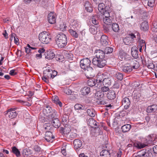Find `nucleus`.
<instances>
[{
  "instance_id": "69168bd1",
  "label": "nucleus",
  "mask_w": 157,
  "mask_h": 157,
  "mask_svg": "<svg viewBox=\"0 0 157 157\" xmlns=\"http://www.w3.org/2000/svg\"><path fill=\"white\" fill-rule=\"evenodd\" d=\"M52 75L51 76V78H53L57 75V72L55 71H52Z\"/></svg>"
},
{
  "instance_id": "6e6d98bb",
  "label": "nucleus",
  "mask_w": 157,
  "mask_h": 157,
  "mask_svg": "<svg viewBox=\"0 0 157 157\" xmlns=\"http://www.w3.org/2000/svg\"><path fill=\"white\" fill-rule=\"evenodd\" d=\"M104 11H104V12H102V13H103V17H110L109 11L106 10H105Z\"/></svg>"
},
{
  "instance_id": "052dcab7",
  "label": "nucleus",
  "mask_w": 157,
  "mask_h": 157,
  "mask_svg": "<svg viewBox=\"0 0 157 157\" xmlns=\"http://www.w3.org/2000/svg\"><path fill=\"white\" fill-rule=\"evenodd\" d=\"M34 148V150L37 152H39L41 150V148L37 145L35 146Z\"/></svg>"
},
{
  "instance_id": "b1692460",
  "label": "nucleus",
  "mask_w": 157,
  "mask_h": 157,
  "mask_svg": "<svg viewBox=\"0 0 157 157\" xmlns=\"http://www.w3.org/2000/svg\"><path fill=\"white\" fill-rule=\"evenodd\" d=\"M131 53L132 56L135 58H136L138 56V52L136 47H132L131 49Z\"/></svg>"
},
{
  "instance_id": "f704fd0d",
  "label": "nucleus",
  "mask_w": 157,
  "mask_h": 157,
  "mask_svg": "<svg viewBox=\"0 0 157 157\" xmlns=\"http://www.w3.org/2000/svg\"><path fill=\"white\" fill-rule=\"evenodd\" d=\"M55 54L52 51H50L47 52L45 58L48 60L52 59L55 57Z\"/></svg>"
},
{
  "instance_id": "c756f323",
  "label": "nucleus",
  "mask_w": 157,
  "mask_h": 157,
  "mask_svg": "<svg viewBox=\"0 0 157 157\" xmlns=\"http://www.w3.org/2000/svg\"><path fill=\"white\" fill-rule=\"evenodd\" d=\"M99 17L97 15L93 16L91 18V21L94 25H97L99 23Z\"/></svg>"
},
{
  "instance_id": "1a4fd4ad",
  "label": "nucleus",
  "mask_w": 157,
  "mask_h": 157,
  "mask_svg": "<svg viewBox=\"0 0 157 157\" xmlns=\"http://www.w3.org/2000/svg\"><path fill=\"white\" fill-rule=\"evenodd\" d=\"M95 54L96 57L94 58H96L98 59H104L105 56V53L104 51L100 49L96 50L95 52Z\"/></svg>"
},
{
  "instance_id": "680f3d73",
  "label": "nucleus",
  "mask_w": 157,
  "mask_h": 157,
  "mask_svg": "<svg viewBox=\"0 0 157 157\" xmlns=\"http://www.w3.org/2000/svg\"><path fill=\"white\" fill-rule=\"evenodd\" d=\"M147 67L149 68L152 69L154 67V65L152 63H150L149 64H147Z\"/></svg>"
},
{
  "instance_id": "49530a36",
  "label": "nucleus",
  "mask_w": 157,
  "mask_h": 157,
  "mask_svg": "<svg viewBox=\"0 0 157 157\" xmlns=\"http://www.w3.org/2000/svg\"><path fill=\"white\" fill-rule=\"evenodd\" d=\"M145 149H143L137 153V155L136 156L137 157H144Z\"/></svg>"
},
{
  "instance_id": "9d476101",
  "label": "nucleus",
  "mask_w": 157,
  "mask_h": 157,
  "mask_svg": "<svg viewBox=\"0 0 157 157\" xmlns=\"http://www.w3.org/2000/svg\"><path fill=\"white\" fill-rule=\"evenodd\" d=\"M136 40H138V47H143V48L145 47V48H146V45L145 42L144 40L140 39V36L139 35V33H136Z\"/></svg>"
},
{
  "instance_id": "ddd939ff",
  "label": "nucleus",
  "mask_w": 157,
  "mask_h": 157,
  "mask_svg": "<svg viewBox=\"0 0 157 157\" xmlns=\"http://www.w3.org/2000/svg\"><path fill=\"white\" fill-rule=\"evenodd\" d=\"M122 104L124 105L125 109H127L129 107L131 102L130 99L128 98H124L122 101Z\"/></svg>"
},
{
  "instance_id": "de8ad7c7",
  "label": "nucleus",
  "mask_w": 157,
  "mask_h": 157,
  "mask_svg": "<svg viewBox=\"0 0 157 157\" xmlns=\"http://www.w3.org/2000/svg\"><path fill=\"white\" fill-rule=\"evenodd\" d=\"M148 5L151 7H153L155 4V0H147Z\"/></svg>"
},
{
  "instance_id": "58836bf2",
  "label": "nucleus",
  "mask_w": 157,
  "mask_h": 157,
  "mask_svg": "<svg viewBox=\"0 0 157 157\" xmlns=\"http://www.w3.org/2000/svg\"><path fill=\"white\" fill-rule=\"evenodd\" d=\"M87 113L89 116L91 117H94L96 114L94 110L92 109H88L87 110Z\"/></svg>"
},
{
  "instance_id": "ea45409f",
  "label": "nucleus",
  "mask_w": 157,
  "mask_h": 157,
  "mask_svg": "<svg viewBox=\"0 0 157 157\" xmlns=\"http://www.w3.org/2000/svg\"><path fill=\"white\" fill-rule=\"evenodd\" d=\"M112 28L113 30L115 32H118L119 30V26L116 23H113L112 24Z\"/></svg>"
},
{
  "instance_id": "09e8293b",
  "label": "nucleus",
  "mask_w": 157,
  "mask_h": 157,
  "mask_svg": "<svg viewBox=\"0 0 157 157\" xmlns=\"http://www.w3.org/2000/svg\"><path fill=\"white\" fill-rule=\"evenodd\" d=\"M116 77L117 79L121 80L123 78V75L120 73H117L116 74Z\"/></svg>"
},
{
  "instance_id": "774afa93",
  "label": "nucleus",
  "mask_w": 157,
  "mask_h": 157,
  "mask_svg": "<svg viewBox=\"0 0 157 157\" xmlns=\"http://www.w3.org/2000/svg\"><path fill=\"white\" fill-rule=\"evenodd\" d=\"M152 149L154 153L157 154V145L154 146Z\"/></svg>"
},
{
  "instance_id": "4d7b16f0",
  "label": "nucleus",
  "mask_w": 157,
  "mask_h": 157,
  "mask_svg": "<svg viewBox=\"0 0 157 157\" xmlns=\"http://www.w3.org/2000/svg\"><path fill=\"white\" fill-rule=\"evenodd\" d=\"M152 30L154 32H157V23H155L152 28Z\"/></svg>"
},
{
  "instance_id": "412c9836",
  "label": "nucleus",
  "mask_w": 157,
  "mask_h": 157,
  "mask_svg": "<svg viewBox=\"0 0 157 157\" xmlns=\"http://www.w3.org/2000/svg\"><path fill=\"white\" fill-rule=\"evenodd\" d=\"M108 37L105 35H103L101 38V43L104 46H106L108 44Z\"/></svg>"
},
{
  "instance_id": "c85d7f7f",
  "label": "nucleus",
  "mask_w": 157,
  "mask_h": 157,
  "mask_svg": "<svg viewBox=\"0 0 157 157\" xmlns=\"http://www.w3.org/2000/svg\"><path fill=\"white\" fill-rule=\"evenodd\" d=\"M144 153V157H152V155L151 153V148H148L145 149Z\"/></svg>"
},
{
  "instance_id": "423d86ee",
  "label": "nucleus",
  "mask_w": 157,
  "mask_h": 157,
  "mask_svg": "<svg viewBox=\"0 0 157 157\" xmlns=\"http://www.w3.org/2000/svg\"><path fill=\"white\" fill-rule=\"evenodd\" d=\"M80 66L83 70L90 67L91 63V61L88 58H84L80 61Z\"/></svg>"
},
{
  "instance_id": "a19ab883",
  "label": "nucleus",
  "mask_w": 157,
  "mask_h": 157,
  "mask_svg": "<svg viewBox=\"0 0 157 157\" xmlns=\"http://www.w3.org/2000/svg\"><path fill=\"white\" fill-rule=\"evenodd\" d=\"M98 9L99 11L101 13H102V12H104L105 9V5L101 3H99L98 6Z\"/></svg>"
},
{
  "instance_id": "37998d69",
  "label": "nucleus",
  "mask_w": 157,
  "mask_h": 157,
  "mask_svg": "<svg viewBox=\"0 0 157 157\" xmlns=\"http://www.w3.org/2000/svg\"><path fill=\"white\" fill-rule=\"evenodd\" d=\"M103 74L98 75V77L97 78V79L96 80V83L97 82V84H98V83H101L102 82V79H103Z\"/></svg>"
},
{
  "instance_id": "5701e85b",
  "label": "nucleus",
  "mask_w": 157,
  "mask_h": 157,
  "mask_svg": "<svg viewBox=\"0 0 157 157\" xmlns=\"http://www.w3.org/2000/svg\"><path fill=\"white\" fill-rule=\"evenodd\" d=\"M140 29L144 31L148 30L149 29L148 22L146 21H143L141 24Z\"/></svg>"
},
{
  "instance_id": "f257e3e1",
  "label": "nucleus",
  "mask_w": 157,
  "mask_h": 157,
  "mask_svg": "<svg viewBox=\"0 0 157 157\" xmlns=\"http://www.w3.org/2000/svg\"><path fill=\"white\" fill-rule=\"evenodd\" d=\"M128 63L125 64L122 67V71L125 73L131 71L132 68L136 69L139 67V63L133 59H130Z\"/></svg>"
},
{
  "instance_id": "e2e57ef3",
  "label": "nucleus",
  "mask_w": 157,
  "mask_h": 157,
  "mask_svg": "<svg viewBox=\"0 0 157 157\" xmlns=\"http://www.w3.org/2000/svg\"><path fill=\"white\" fill-rule=\"evenodd\" d=\"M104 30L105 33H108L109 31V29L107 25L103 26Z\"/></svg>"
},
{
  "instance_id": "4468645a",
  "label": "nucleus",
  "mask_w": 157,
  "mask_h": 157,
  "mask_svg": "<svg viewBox=\"0 0 157 157\" xmlns=\"http://www.w3.org/2000/svg\"><path fill=\"white\" fill-rule=\"evenodd\" d=\"M60 130L64 134H68L71 130V127L70 125H66L64 127H61Z\"/></svg>"
},
{
  "instance_id": "7ed1b4c3",
  "label": "nucleus",
  "mask_w": 157,
  "mask_h": 157,
  "mask_svg": "<svg viewBox=\"0 0 157 157\" xmlns=\"http://www.w3.org/2000/svg\"><path fill=\"white\" fill-rule=\"evenodd\" d=\"M38 38L42 43L45 44H48L51 40L49 33L45 31L41 32L39 34Z\"/></svg>"
},
{
  "instance_id": "6e6552de",
  "label": "nucleus",
  "mask_w": 157,
  "mask_h": 157,
  "mask_svg": "<svg viewBox=\"0 0 157 157\" xmlns=\"http://www.w3.org/2000/svg\"><path fill=\"white\" fill-rule=\"evenodd\" d=\"M84 70L85 71V75L87 78H90L94 76L93 69L91 67Z\"/></svg>"
},
{
  "instance_id": "cd10ccee",
  "label": "nucleus",
  "mask_w": 157,
  "mask_h": 157,
  "mask_svg": "<svg viewBox=\"0 0 157 157\" xmlns=\"http://www.w3.org/2000/svg\"><path fill=\"white\" fill-rule=\"evenodd\" d=\"M52 125L56 128H59L60 125V121L57 118H55L52 121Z\"/></svg>"
},
{
  "instance_id": "c03bdc74",
  "label": "nucleus",
  "mask_w": 157,
  "mask_h": 157,
  "mask_svg": "<svg viewBox=\"0 0 157 157\" xmlns=\"http://www.w3.org/2000/svg\"><path fill=\"white\" fill-rule=\"evenodd\" d=\"M113 51V48L110 47H106L104 50L105 54H109L111 53Z\"/></svg>"
},
{
  "instance_id": "79ce46f5",
  "label": "nucleus",
  "mask_w": 157,
  "mask_h": 157,
  "mask_svg": "<svg viewBox=\"0 0 157 157\" xmlns=\"http://www.w3.org/2000/svg\"><path fill=\"white\" fill-rule=\"evenodd\" d=\"M57 112L55 110L53 109L51 113L48 115V117L51 118L52 119L56 117V115Z\"/></svg>"
},
{
  "instance_id": "7c9ffc66",
  "label": "nucleus",
  "mask_w": 157,
  "mask_h": 157,
  "mask_svg": "<svg viewBox=\"0 0 157 157\" xmlns=\"http://www.w3.org/2000/svg\"><path fill=\"white\" fill-rule=\"evenodd\" d=\"M52 70L51 69H47L44 71L43 74L45 77L51 78Z\"/></svg>"
},
{
  "instance_id": "4be33fe9",
  "label": "nucleus",
  "mask_w": 157,
  "mask_h": 157,
  "mask_svg": "<svg viewBox=\"0 0 157 157\" xmlns=\"http://www.w3.org/2000/svg\"><path fill=\"white\" fill-rule=\"evenodd\" d=\"M90 92V88L88 87H85L82 89L80 90L81 94L83 95H87Z\"/></svg>"
},
{
  "instance_id": "aec40b11",
  "label": "nucleus",
  "mask_w": 157,
  "mask_h": 157,
  "mask_svg": "<svg viewBox=\"0 0 157 157\" xmlns=\"http://www.w3.org/2000/svg\"><path fill=\"white\" fill-rule=\"evenodd\" d=\"M88 124L92 128H96L97 126V122L93 118H90L88 121Z\"/></svg>"
},
{
  "instance_id": "0e129e2a",
  "label": "nucleus",
  "mask_w": 157,
  "mask_h": 157,
  "mask_svg": "<svg viewBox=\"0 0 157 157\" xmlns=\"http://www.w3.org/2000/svg\"><path fill=\"white\" fill-rule=\"evenodd\" d=\"M96 132V130L95 129H94L93 130H92L91 131V134L92 136H95L97 135V134L96 132Z\"/></svg>"
},
{
  "instance_id": "a878e982",
  "label": "nucleus",
  "mask_w": 157,
  "mask_h": 157,
  "mask_svg": "<svg viewBox=\"0 0 157 157\" xmlns=\"http://www.w3.org/2000/svg\"><path fill=\"white\" fill-rule=\"evenodd\" d=\"M86 10L89 12H91L93 11L91 5L88 2H86L84 5Z\"/></svg>"
},
{
  "instance_id": "603ef678",
  "label": "nucleus",
  "mask_w": 157,
  "mask_h": 157,
  "mask_svg": "<svg viewBox=\"0 0 157 157\" xmlns=\"http://www.w3.org/2000/svg\"><path fill=\"white\" fill-rule=\"evenodd\" d=\"M72 25L73 27L76 28L80 25V23L77 21H74L72 22Z\"/></svg>"
},
{
  "instance_id": "bb28decb",
  "label": "nucleus",
  "mask_w": 157,
  "mask_h": 157,
  "mask_svg": "<svg viewBox=\"0 0 157 157\" xmlns=\"http://www.w3.org/2000/svg\"><path fill=\"white\" fill-rule=\"evenodd\" d=\"M131 128V125L130 124H127L122 126L121 129L123 132H126L129 131Z\"/></svg>"
},
{
  "instance_id": "3c124183",
  "label": "nucleus",
  "mask_w": 157,
  "mask_h": 157,
  "mask_svg": "<svg viewBox=\"0 0 157 157\" xmlns=\"http://www.w3.org/2000/svg\"><path fill=\"white\" fill-rule=\"evenodd\" d=\"M64 54L65 56L68 59L71 58L73 56V55L68 51H66Z\"/></svg>"
},
{
  "instance_id": "864d4df0",
  "label": "nucleus",
  "mask_w": 157,
  "mask_h": 157,
  "mask_svg": "<svg viewBox=\"0 0 157 157\" xmlns=\"http://www.w3.org/2000/svg\"><path fill=\"white\" fill-rule=\"evenodd\" d=\"M101 91L103 92H105L109 91V86H104L102 87L101 88Z\"/></svg>"
},
{
  "instance_id": "8fccbe9b",
  "label": "nucleus",
  "mask_w": 157,
  "mask_h": 157,
  "mask_svg": "<svg viewBox=\"0 0 157 157\" xmlns=\"http://www.w3.org/2000/svg\"><path fill=\"white\" fill-rule=\"evenodd\" d=\"M147 145V144L144 143H139L137 144V146H136L139 149H141L145 147Z\"/></svg>"
},
{
  "instance_id": "f3484780",
  "label": "nucleus",
  "mask_w": 157,
  "mask_h": 157,
  "mask_svg": "<svg viewBox=\"0 0 157 157\" xmlns=\"http://www.w3.org/2000/svg\"><path fill=\"white\" fill-rule=\"evenodd\" d=\"M100 98L98 99V101L101 104L104 105L107 103V100L105 99V97H104V94L103 93L99 95Z\"/></svg>"
},
{
  "instance_id": "4c0bfd02",
  "label": "nucleus",
  "mask_w": 157,
  "mask_h": 157,
  "mask_svg": "<svg viewBox=\"0 0 157 157\" xmlns=\"http://www.w3.org/2000/svg\"><path fill=\"white\" fill-rule=\"evenodd\" d=\"M12 152L17 157L20 156V151L15 146L12 147Z\"/></svg>"
},
{
  "instance_id": "9b49d317",
  "label": "nucleus",
  "mask_w": 157,
  "mask_h": 157,
  "mask_svg": "<svg viewBox=\"0 0 157 157\" xmlns=\"http://www.w3.org/2000/svg\"><path fill=\"white\" fill-rule=\"evenodd\" d=\"M54 137L51 132H46L45 134V139L49 142H52Z\"/></svg>"
},
{
  "instance_id": "338daca9",
  "label": "nucleus",
  "mask_w": 157,
  "mask_h": 157,
  "mask_svg": "<svg viewBox=\"0 0 157 157\" xmlns=\"http://www.w3.org/2000/svg\"><path fill=\"white\" fill-rule=\"evenodd\" d=\"M66 26L63 23L60 25V28L62 30H65L66 29Z\"/></svg>"
},
{
  "instance_id": "473e14b6",
  "label": "nucleus",
  "mask_w": 157,
  "mask_h": 157,
  "mask_svg": "<svg viewBox=\"0 0 157 157\" xmlns=\"http://www.w3.org/2000/svg\"><path fill=\"white\" fill-rule=\"evenodd\" d=\"M100 155L102 157H110V153L109 150H103L100 152Z\"/></svg>"
},
{
  "instance_id": "a18cd8bd",
  "label": "nucleus",
  "mask_w": 157,
  "mask_h": 157,
  "mask_svg": "<svg viewBox=\"0 0 157 157\" xmlns=\"http://www.w3.org/2000/svg\"><path fill=\"white\" fill-rule=\"evenodd\" d=\"M69 32L70 34L74 37L76 38L78 37V33L74 30L72 29H70Z\"/></svg>"
},
{
  "instance_id": "a211bd4d",
  "label": "nucleus",
  "mask_w": 157,
  "mask_h": 157,
  "mask_svg": "<svg viewBox=\"0 0 157 157\" xmlns=\"http://www.w3.org/2000/svg\"><path fill=\"white\" fill-rule=\"evenodd\" d=\"M88 85L90 86H95L97 87H100V86L98 84H97L96 80L94 78H91L89 79L87 82Z\"/></svg>"
},
{
  "instance_id": "f8f14e48",
  "label": "nucleus",
  "mask_w": 157,
  "mask_h": 157,
  "mask_svg": "<svg viewBox=\"0 0 157 157\" xmlns=\"http://www.w3.org/2000/svg\"><path fill=\"white\" fill-rule=\"evenodd\" d=\"M48 21L51 24L55 23L56 21L55 14H54L53 12L50 13L48 14Z\"/></svg>"
},
{
  "instance_id": "e433bc0d",
  "label": "nucleus",
  "mask_w": 157,
  "mask_h": 157,
  "mask_svg": "<svg viewBox=\"0 0 157 157\" xmlns=\"http://www.w3.org/2000/svg\"><path fill=\"white\" fill-rule=\"evenodd\" d=\"M52 101L56 104H59L60 107L62 106V103L59 100L58 97L57 96H55L52 98Z\"/></svg>"
},
{
  "instance_id": "393cba45",
  "label": "nucleus",
  "mask_w": 157,
  "mask_h": 157,
  "mask_svg": "<svg viewBox=\"0 0 157 157\" xmlns=\"http://www.w3.org/2000/svg\"><path fill=\"white\" fill-rule=\"evenodd\" d=\"M107 97L109 100H112L116 98V94L115 92L113 90L109 91L107 94Z\"/></svg>"
},
{
  "instance_id": "dca6fc26",
  "label": "nucleus",
  "mask_w": 157,
  "mask_h": 157,
  "mask_svg": "<svg viewBox=\"0 0 157 157\" xmlns=\"http://www.w3.org/2000/svg\"><path fill=\"white\" fill-rule=\"evenodd\" d=\"M147 111L148 113L156 112L157 111V105L154 104L148 106L147 108Z\"/></svg>"
},
{
  "instance_id": "5fc2aeb1",
  "label": "nucleus",
  "mask_w": 157,
  "mask_h": 157,
  "mask_svg": "<svg viewBox=\"0 0 157 157\" xmlns=\"http://www.w3.org/2000/svg\"><path fill=\"white\" fill-rule=\"evenodd\" d=\"M74 107L75 109H83L82 108L83 107L82 105L79 104H75L74 106Z\"/></svg>"
},
{
  "instance_id": "13d9d810",
  "label": "nucleus",
  "mask_w": 157,
  "mask_h": 157,
  "mask_svg": "<svg viewBox=\"0 0 157 157\" xmlns=\"http://www.w3.org/2000/svg\"><path fill=\"white\" fill-rule=\"evenodd\" d=\"M61 152L62 154L64 156H66L67 155L66 152V148L65 147H63L61 149Z\"/></svg>"
},
{
  "instance_id": "72a5a7b5",
  "label": "nucleus",
  "mask_w": 157,
  "mask_h": 157,
  "mask_svg": "<svg viewBox=\"0 0 157 157\" xmlns=\"http://www.w3.org/2000/svg\"><path fill=\"white\" fill-rule=\"evenodd\" d=\"M102 83L104 86H109L111 84L110 79L109 78H105L102 80Z\"/></svg>"
},
{
  "instance_id": "6ab92c4d",
  "label": "nucleus",
  "mask_w": 157,
  "mask_h": 157,
  "mask_svg": "<svg viewBox=\"0 0 157 157\" xmlns=\"http://www.w3.org/2000/svg\"><path fill=\"white\" fill-rule=\"evenodd\" d=\"M52 108L48 105H46L43 109V111L44 114L46 116H48V115L50 114L52 111Z\"/></svg>"
},
{
  "instance_id": "2f4dec72",
  "label": "nucleus",
  "mask_w": 157,
  "mask_h": 157,
  "mask_svg": "<svg viewBox=\"0 0 157 157\" xmlns=\"http://www.w3.org/2000/svg\"><path fill=\"white\" fill-rule=\"evenodd\" d=\"M98 28L97 27L94 25H91L90 26L89 29V31L93 34H96L97 32Z\"/></svg>"
},
{
  "instance_id": "f03ea898",
  "label": "nucleus",
  "mask_w": 157,
  "mask_h": 157,
  "mask_svg": "<svg viewBox=\"0 0 157 157\" xmlns=\"http://www.w3.org/2000/svg\"><path fill=\"white\" fill-rule=\"evenodd\" d=\"M56 42L59 48H62L67 44V37L65 35L62 33L58 34L56 37Z\"/></svg>"
},
{
  "instance_id": "0eeeda50",
  "label": "nucleus",
  "mask_w": 157,
  "mask_h": 157,
  "mask_svg": "<svg viewBox=\"0 0 157 157\" xmlns=\"http://www.w3.org/2000/svg\"><path fill=\"white\" fill-rule=\"evenodd\" d=\"M17 108H11L8 110L7 113L10 119H13L15 118L17 116V113L15 110Z\"/></svg>"
},
{
  "instance_id": "20e7f679",
  "label": "nucleus",
  "mask_w": 157,
  "mask_h": 157,
  "mask_svg": "<svg viewBox=\"0 0 157 157\" xmlns=\"http://www.w3.org/2000/svg\"><path fill=\"white\" fill-rule=\"evenodd\" d=\"M136 34L135 33L130 34L129 36H126L123 40V42L125 44L128 45L130 44L133 43L136 39Z\"/></svg>"
},
{
  "instance_id": "bf43d9fd",
  "label": "nucleus",
  "mask_w": 157,
  "mask_h": 157,
  "mask_svg": "<svg viewBox=\"0 0 157 157\" xmlns=\"http://www.w3.org/2000/svg\"><path fill=\"white\" fill-rule=\"evenodd\" d=\"M10 74L11 75H14L17 74V73L16 72V70H12L10 72Z\"/></svg>"
},
{
  "instance_id": "39448f33",
  "label": "nucleus",
  "mask_w": 157,
  "mask_h": 157,
  "mask_svg": "<svg viewBox=\"0 0 157 157\" xmlns=\"http://www.w3.org/2000/svg\"><path fill=\"white\" fill-rule=\"evenodd\" d=\"M106 61L104 59H98L96 58H93L92 63L94 65L100 68L103 67L106 64Z\"/></svg>"
},
{
  "instance_id": "2eb2a0df",
  "label": "nucleus",
  "mask_w": 157,
  "mask_h": 157,
  "mask_svg": "<svg viewBox=\"0 0 157 157\" xmlns=\"http://www.w3.org/2000/svg\"><path fill=\"white\" fill-rule=\"evenodd\" d=\"M75 148L77 149L78 148H81L82 144V141L78 139H75L73 141Z\"/></svg>"
},
{
  "instance_id": "c9c22d12",
  "label": "nucleus",
  "mask_w": 157,
  "mask_h": 157,
  "mask_svg": "<svg viewBox=\"0 0 157 157\" xmlns=\"http://www.w3.org/2000/svg\"><path fill=\"white\" fill-rule=\"evenodd\" d=\"M103 21L105 24L107 25H110L112 23V21L109 17H103Z\"/></svg>"
}]
</instances>
